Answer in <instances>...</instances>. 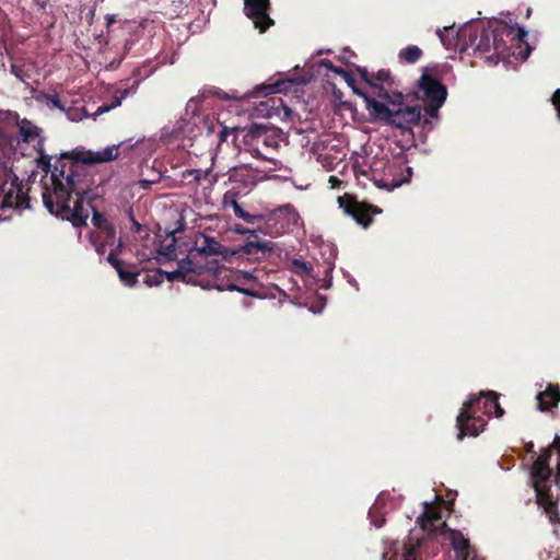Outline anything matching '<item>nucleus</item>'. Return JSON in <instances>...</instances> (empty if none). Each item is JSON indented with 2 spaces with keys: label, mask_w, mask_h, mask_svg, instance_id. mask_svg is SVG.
Masks as SVG:
<instances>
[{
  "label": "nucleus",
  "mask_w": 560,
  "mask_h": 560,
  "mask_svg": "<svg viewBox=\"0 0 560 560\" xmlns=\"http://www.w3.org/2000/svg\"><path fill=\"white\" fill-rule=\"evenodd\" d=\"M118 156V147H107L103 151L92 152L75 149L63 152L54 164L50 190L45 186L43 202L47 210L57 218L70 221L73 226L86 225L89 212L84 208L85 199L91 201L90 184L85 166L109 162Z\"/></svg>",
  "instance_id": "f257e3e1"
},
{
  "label": "nucleus",
  "mask_w": 560,
  "mask_h": 560,
  "mask_svg": "<svg viewBox=\"0 0 560 560\" xmlns=\"http://www.w3.org/2000/svg\"><path fill=\"white\" fill-rule=\"evenodd\" d=\"M372 88L376 96L385 103L376 101L360 90H354V93L363 97L373 120L405 131H411L412 127L420 122L421 106L405 102V95L398 90V81L389 70L381 69L375 72Z\"/></svg>",
  "instance_id": "f03ea898"
},
{
  "label": "nucleus",
  "mask_w": 560,
  "mask_h": 560,
  "mask_svg": "<svg viewBox=\"0 0 560 560\" xmlns=\"http://www.w3.org/2000/svg\"><path fill=\"white\" fill-rule=\"evenodd\" d=\"M275 249L273 242L247 241L245 244L228 248L224 247L215 237L198 233L195 237L191 248L186 256V265H192L198 271L206 268L212 256H221L223 260L233 262L234 260L257 261Z\"/></svg>",
  "instance_id": "7ed1b4c3"
},
{
  "label": "nucleus",
  "mask_w": 560,
  "mask_h": 560,
  "mask_svg": "<svg viewBox=\"0 0 560 560\" xmlns=\"http://www.w3.org/2000/svg\"><path fill=\"white\" fill-rule=\"evenodd\" d=\"M197 285L219 291H237L248 296L261 298L259 293L261 284L253 272L220 266L215 258H211L209 265L198 271Z\"/></svg>",
  "instance_id": "20e7f679"
},
{
  "label": "nucleus",
  "mask_w": 560,
  "mask_h": 560,
  "mask_svg": "<svg viewBox=\"0 0 560 560\" xmlns=\"http://www.w3.org/2000/svg\"><path fill=\"white\" fill-rule=\"evenodd\" d=\"M279 142V129L273 126L253 124L243 136L245 150L262 160H267L268 153L278 149Z\"/></svg>",
  "instance_id": "39448f33"
},
{
  "label": "nucleus",
  "mask_w": 560,
  "mask_h": 560,
  "mask_svg": "<svg viewBox=\"0 0 560 560\" xmlns=\"http://www.w3.org/2000/svg\"><path fill=\"white\" fill-rule=\"evenodd\" d=\"M436 67H425L419 79V90L425 101V114L429 117H438L439 109L447 96V89L436 75Z\"/></svg>",
  "instance_id": "423d86ee"
},
{
  "label": "nucleus",
  "mask_w": 560,
  "mask_h": 560,
  "mask_svg": "<svg viewBox=\"0 0 560 560\" xmlns=\"http://www.w3.org/2000/svg\"><path fill=\"white\" fill-rule=\"evenodd\" d=\"M482 415V397L480 395L470 397L463 404L456 419V427L458 429L457 439L459 441L466 435L477 436L485 430L487 422Z\"/></svg>",
  "instance_id": "0eeeda50"
},
{
  "label": "nucleus",
  "mask_w": 560,
  "mask_h": 560,
  "mask_svg": "<svg viewBox=\"0 0 560 560\" xmlns=\"http://www.w3.org/2000/svg\"><path fill=\"white\" fill-rule=\"evenodd\" d=\"M301 217L292 205H284L272 210L266 220V226L272 235H282L296 226Z\"/></svg>",
  "instance_id": "6e6552de"
},
{
  "label": "nucleus",
  "mask_w": 560,
  "mask_h": 560,
  "mask_svg": "<svg viewBox=\"0 0 560 560\" xmlns=\"http://www.w3.org/2000/svg\"><path fill=\"white\" fill-rule=\"evenodd\" d=\"M338 201L340 207L345 209L346 213L351 215L355 222L363 228L371 225L373 221L372 214L381 213V209L377 207L359 202L352 198H347V200H345L343 197H339Z\"/></svg>",
  "instance_id": "1a4fd4ad"
},
{
  "label": "nucleus",
  "mask_w": 560,
  "mask_h": 560,
  "mask_svg": "<svg viewBox=\"0 0 560 560\" xmlns=\"http://www.w3.org/2000/svg\"><path fill=\"white\" fill-rule=\"evenodd\" d=\"M270 8V0H244V12L247 18L253 20L255 27L260 33L266 32L273 21L268 14Z\"/></svg>",
  "instance_id": "9d476101"
},
{
  "label": "nucleus",
  "mask_w": 560,
  "mask_h": 560,
  "mask_svg": "<svg viewBox=\"0 0 560 560\" xmlns=\"http://www.w3.org/2000/svg\"><path fill=\"white\" fill-rule=\"evenodd\" d=\"M528 32L522 27H513L508 24H502L492 30V46L498 55H503L508 50L504 37H510L512 40L523 42L527 37Z\"/></svg>",
  "instance_id": "9b49d317"
},
{
  "label": "nucleus",
  "mask_w": 560,
  "mask_h": 560,
  "mask_svg": "<svg viewBox=\"0 0 560 560\" xmlns=\"http://www.w3.org/2000/svg\"><path fill=\"white\" fill-rule=\"evenodd\" d=\"M242 189L240 187H232L226 190L222 197V208L224 210L233 209L235 217L244 220L246 223H255L256 220H260L261 215L250 214L245 211L242 206L238 203V197L242 195Z\"/></svg>",
  "instance_id": "f8f14e48"
},
{
  "label": "nucleus",
  "mask_w": 560,
  "mask_h": 560,
  "mask_svg": "<svg viewBox=\"0 0 560 560\" xmlns=\"http://www.w3.org/2000/svg\"><path fill=\"white\" fill-rule=\"evenodd\" d=\"M229 182L232 187H240L242 195H246L256 185L255 175L246 166L234 167L229 173Z\"/></svg>",
  "instance_id": "ddd939ff"
},
{
  "label": "nucleus",
  "mask_w": 560,
  "mask_h": 560,
  "mask_svg": "<svg viewBox=\"0 0 560 560\" xmlns=\"http://www.w3.org/2000/svg\"><path fill=\"white\" fill-rule=\"evenodd\" d=\"M530 476L529 483L534 488L536 493V503L539 506L547 504L548 502L555 501L551 494L550 479L552 475Z\"/></svg>",
  "instance_id": "4468645a"
},
{
  "label": "nucleus",
  "mask_w": 560,
  "mask_h": 560,
  "mask_svg": "<svg viewBox=\"0 0 560 560\" xmlns=\"http://www.w3.org/2000/svg\"><path fill=\"white\" fill-rule=\"evenodd\" d=\"M186 258L178 261V267L174 271H165L164 279L168 281H183L189 284L197 285L198 270L192 265H186Z\"/></svg>",
  "instance_id": "2eb2a0df"
},
{
  "label": "nucleus",
  "mask_w": 560,
  "mask_h": 560,
  "mask_svg": "<svg viewBox=\"0 0 560 560\" xmlns=\"http://www.w3.org/2000/svg\"><path fill=\"white\" fill-rule=\"evenodd\" d=\"M91 243L93 244L97 254L103 255L106 252L107 246H114L116 242V230L113 224L106 225L105 229L98 230L96 235L90 236Z\"/></svg>",
  "instance_id": "dca6fc26"
},
{
  "label": "nucleus",
  "mask_w": 560,
  "mask_h": 560,
  "mask_svg": "<svg viewBox=\"0 0 560 560\" xmlns=\"http://www.w3.org/2000/svg\"><path fill=\"white\" fill-rule=\"evenodd\" d=\"M538 409L548 411L558 406L560 402V387L557 384H548L546 389L536 396Z\"/></svg>",
  "instance_id": "f3484780"
},
{
  "label": "nucleus",
  "mask_w": 560,
  "mask_h": 560,
  "mask_svg": "<svg viewBox=\"0 0 560 560\" xmlns=\"http://www.w3.org/2000/svg\"><path fill=\"white\" fill-rule=\"evenodd\" d=\"M552 456V448L549 446L537 456L533 463L530 476H544L553 475L552 469L549 466V460ZM542 477H540L541 479Z\"/></svg>",
  "instance_id": "a211bd4d"
},
{
  "label": "nucleus",
  "mask_w": 560,
  "mask_h": 560,
  "mask_svg": "<svg viewBox=\"0 0 560 560\" xmlns=\"http://www.w3.org/2000/svg\"><path fill=\"white\" fill-rule=\"evenodd\" d=\"M451 544L453 549L464 560L470 556V544L465 536L458 530H452L451 533Z\"/></svg>",
  "instance_id": "6ab92c4d"
},
{
  "label": "nucleus",
  "mask_w": 560,
  "mask_h": 560,
  "mask_svg": "<svg viewBox=\"0 0 560 560\" xmlns=\"http://www.w3.org/2000/svg\"><path fill=\"white\" fill-rule=\"evenodd\" d=\"M120 281L127 287H133L138 282V276L140 275V270L135 264H127L125 266L119 267L117 270Z\"/></svg>",
  "instance_id": "aec40b11"
},
{
  "label": "nucleus",
  "mask_w": 560,
  "mask_h": 560,
  "mask_svg": "<svg viewBox=\"0 0 560 560\" xmlns=\"http://www.w3.org/2000/svg\"><path fill=\"white\" fill-rule=\"evenodd\" d=\"M470 44L479 51L489 52L493 49L492 31L482 28L479 35H475L474 37L470 35Z\"/></svg>",
  "instance_id": "412c9836"
},
{
  "label": "nucleus",
  "mask_w": 560,
  "mask_h": 560,
  "mask_svg": "<svg viewBox=\"0 0 560 560\" xmlns=\"http://www.w3.org/2000/svg\"><path fill=\"white\" fill-rule=\"evenodd\" d=\"M139 86V81H136L130 88L128 89H124V90H119L118 93L119 95H116L114 97V101L112 102L110 105H103L98 108V112L100 113H105V112H108L117 106H119L122 102V100H125L129 94L131 93H136L137 89Z\"/></svg>",
  "instance_id": "4be33fe9"
},
{
  "label": "nucleus",
  "mask_w": 560,
  "mask_h": 560,
  "mask_svg": "<svg viewBox=\"0 0 560 560\" xmlns=\"http://www.w3.org/2000/svg\"><path fill=\"white\" fill-rule=\"evenodd\" d=\"M423 55L422 49L416 45L407 46L399 51V59L407 63H416Z\"/></svg>",
  "instance_id": "5701e85b"
},
{
  "label": "nucleus",
  "mask_w": 560,
  "mask_h": 560,
  "mask_svg": "<svg viewBox=\"0 0 560 560\" xmlns=\"http://www.w3.org/2000/svg\"><path fill=\"white\" fill-rule=\"evenodd\" d=\"M20 127V133L22 136L23 141L30 142L39 136V128L33 125L30 120L23 119Z\"/></svg>",
  "instance_id": "b1692460"
},
{
  "label": "nucleus",
  "mask_w": 560,
  "mask_h": 560,
  "mask_svg": "<svg viewBox=\"0 0 560 560\" xmlns=\"http://www.w3.org/2000/svg\"><path fill=\"white\" fill-rule=\"evenodd\" d=\"M211 170L208 168L206 171L203 170H197V168H190L183 172L182 177L184 179H187L188 183H200L203 179H207L210 175Z\"/></svg>",
  "instance_id": "393cba45"
},
{
  "label": "nucleus",
  "mask_w": 560,
  "mask_h": 560,
  "mask_svg": "<svg viewBox=\"0 0 560 560\" xmlns=\"http://www.w3.org/2000/svg\"><path fill=\"white\" fill-rule=\"evenodd\" d=\"M423 518V526L427 525V523H430L431 525H435V522L441 521V513L435 510L432 505L429 503H424V512L422 514Z\"/></svg>",
  "instance_id": "a878e982"
},
{
  "label": "nucleus",
  "mask_w": 560,
  "mask_h": 560,
  "mask_svg": "<svg viewBox=\"0 0 560 560\" xmlns=\"http://www.w3.org/2000/svg\"><path fill=\"white\" fill-rule=\"evenodd\" d=\"M548 516L550 523L560 525V513L558 510V501L548 502L541 506Z\"/></svg>",
  "instance_id": "bb28decb"
},
{
  "label": "nucleus",
  "mask_w": 560,
  "mask_h": 560,
  "mask_svg": "<svg viewBox=\"0 0 560 560\" xmlns=\"http://www.w3.org/2000/svg\"><path fill=\"white\" fill-rule=\"evenodd\" d=\"M43 144L39 143V147ZM39 156L36 160L37 166L45 173H51L54 171V165L51 164V156L46 154L42 148L38 149Z\"/></svg>",
  "instance_id": "cd10ccee"
},
{
  "label": "nucleus",
  "mask_w": 560,
  "mask_h": 560,
  "mask_svg": "<svg viewBox=\"0 0 560 560\" xmlns=\"http://www.w3.org/2000/svg\"><path fill=\"white\" fill-rule=\"evenodd\" d=\"M291 270L298 276H311L312 266L301 259H293L291 261Z\"/></svg>",
  "instance_id": "c85d7f7f"
},
{
  "label": "nucleus",
  "mask_w": 560,
  "mask_h": 560,
  "mask_svg": "<svg viewBox=\"0 0 560 560\" xmlns=\"http://www.w3.org/2000/svg\"><path fill=\"white\" fill-rule=\"evenodd\" d=\"M164 270L156 269L152 273H147L143 281L148 287L160 285L164 281Z\"/></svg>",
  "instance_id": "c756f323"
},
{
  "label": "nucleus",
  "mask_w": 560,
  "mask_h": 560,
  "mask_svg": "<svg viewBox=\"0 0 560 560\" xmlns=\"http://www.w3.org/2000/svg\"><path fill=\"white\" fill-rule=\"evenodd\" d=\"M90 206L93 210L92 223L97 230L101 231V230L105 229L106 225L112 224L107 221V219L105 218V215L102 212L97 211L92 205H90Z\"/></svg>",
  "instance_id": "7c9ffc66"
},
{
  "label": "nucleus",
  "mask_w": 560,
  "mask_h": 560,
  "mask_svg": "<svg viewBox=\"0 0 560 560\" xmlns=\"http://www.w3.org/2000/svg\"><path fill=\"white\" fill-rule=\"evenodd\" d=\"M11 73L23 83L28 84L27 80L31 78V74L22 66L11 65Z\"/></svg>",
  "instance_id": "2f4dec72"
},
{
  "label": "nucleus",
  "mask_w": 560,
  "mask_h": 560,
  "mask_svg": "<svg viewBox=\"0 0 560 560\" xmlns=\"http://www.w3.org/2000/svg\"><path fill=\"white\" fill-rule=\"evenodd\" d=\"M278 91V86L275 84H261L255 86L254 94L255 96H267L273 94Z\"/></svg>",
  "instance_id": "473e14b6"
},
{
  "label": "nucleus",
  "mask_w": 560,
  "mask_h": 560,
  "mask_svg": "<svg viewBox=\"0 0 560 560\" xmlns=\"http://www.w3.org/2000/svg\"><path fill=\"white\" fill-rule=\"evenodd\" d=\"M491 390L481 392L483 415L491 416L493 410Z\"/></svg>",
  "instance_id": "72a5a7b5"
},
{
  "label": "nucleus",
  "mask_w": 560,
  "mask_h": 560,
  "mask_svg": "<svg viewBox=\"0 0 560 560\" xmlns=\"http://www.w3.org/2000/svg\"><path fill=\"white\" fill-rule=\"evenodd\" d=\"M418 545H404V552L401 560H419L417 555Z\"/></svg>",
  "instance_id": "f704fd0d"
},
{
  "label": "nucleus",
  "mask_w": 560,
  "mask_h": 560,
  "mask_svg": "<svg viewBox=\"0 0 560 560\" xmlns=\"http://www.w3.org/2000/svg\"><path fill=\"white\" fill-rule=\"evenodd\" d=\"M491 396L493 405L492 415H495V417L500 418L504 415V410L499 404V395L497 393H491Z\"/></svg>",
  "instance_id": "c9c22d12"
},
{
  "label": "nucleus",
  "mask_w": 560,
  "mask_h": 560,
  "mask_svg": "<svg viewBox=\"0 0 560 560\" xmlns=\"http://www.w3.org/2000/svg\"><path fill=\"white\" fill-rule=\"evenodd\" d=\"M106 260L117 270L119 267L125 266V261L117 258L116 253L112 250Z\"/></svg>",
  "instance_id": "e433bc0d"
},
{
  "label": "nucleus",
  "mask_w": 560,
  "mask_h": 560,
  "mask_svg": "<svg viewBox=\"0 0 560 560\" xmlns=\"http://www.w3.org/2000/svg\"><path fill=\"white\" fill-rule=\"evenodd\" d=\"M358 72L360 78L372 88L374 73H370L365 68H358Z\"/></svg>",
  "instance_id": "4c0bfd02"
},
{
  "label": "nucleus",
  "mask_w": 560,
  "mask_h": 560,
  "mask_svg": "<svg viewBox=\"0 0 560 560\" xmlns=\"http://www.w3.org/2000/svg\"><path fill=\"white\" fill-rule=\"evenodd\" d=\"M128 215H129L130 221H131V224H132V231H133L135 233H140V232L143 230V225H142V224H140V223L136 220V218L133 217V211H132V209H131V208L128 210Z\"/></svg>",
  "instance_id": "58836bf2"
},
{
  "label": "nucleus",
  "mask_w": 560,
  "mask_h": 560,
  "mask_svg": "<svg viewBox=\"0 0 560 560\" xmlns=\"http://www.w3.org/2000/svg\"><path fill=\"white\" fill-rule=\"evenodd\" d=\"M552 445L556 447L558 455H559V462L557 465V478H558L557 482L560 486V436L559 435H557L555 438Z\"/></svg>",
  "instance_id": "ea45409f"
},
{
  "label": "nucleus",
  "mask_w": 560,
  "mask_h": 560,
  "mask_svg": "<svg viewBox=\"0 0 560 560\" xmlns=\"http://www.w3.org/2000/svg\"><path fill=\"white\" fill-rule=\"evenodd\" d=\"M551 101L557 110V116L560 119V89L556 90L551 97Z\"/></svg>",
  "instance_id": "a19ab883"
},
{
  "label": "nucleus",
  "mask_w": 560,
  "mask_h": 560,
  "mask_svg": "<svg viewBox=\"0 0 560 560\" xmlns=\"http://www.w3.org/2000/svg\"><path fill=\"white\" fill-rule=\"evenodd\" d=\"M9 115H10L9 112H3V110L0 109V121L7 119ZM5 142H7V136L3 132V130L0 128V147L2 144H4Z\"/></svg>",
  "instance_id": "79ce46f5"
},
{
  "label": "nucleus",
  "mask_w": 560,
  "mask_h": 560,
  "mask_svg": "<svg viewBox=\"0 0 560 560\" xmlns=\"http://www.w3.org/2000/svg\"><path fill=\"white\" fill-rule=\"evenodd\" d=\"M235 232L238 233V234H247V233H250V237H253L254 240L253 241H258V242H261L259 238H258V235L255 233V231H250L248 229H245V228H242L240 225H236L235 226Z\"/></svg>",
  "instance_id": "37998d69"
},
{
  "label": "nucleus",
  "mask_w": 560,
  "mask_h": 560,
  "mask_svg": "<svg viewBox=\"0 0 560 560\" xmlns=\"http://www.w3.org/2000/svg\"><path fill=\"white\" fill-rule=\"evenodd\" d=\"M340 74L345 78L346 82L348 83L349 86L352 88L353 91L357 90L354 88L355 80L350 72H348L347 70H340Z\"/></svg>",
  "instance_id": "c03bdc74"
},
{
  "label": "nucleus",
  "mask_w": 560,
  "mask_h": 560,
  "mask_svg": "<svg viewBox=\"0 0 560 560\" xmlns=\"http://www.w3.org/2000/svg\"><path fill=\"white\" fill-rule=\"evenodd\" d=\"M49 103L61 110H65V106L62 105L60 98L57 95L48 96Z\"/></svg>",
  "instance_id": "a18cd8bd"
},
{
  "label": "nucleus",
  "mask_w": 560,
  "mask_h": 560,
  "mask_svg": "<svg viewBox=\"0 0 560 560\" xmlns=\"http://www.w3.org/2000/svg\"><path fill=\"white\" fill-rule=\"evenodd\" d=\"M105 20H106L107 32L109 33L110 30H112V26L116 23V15L115 14H107L105 16Z\"/></svg>",
  "instance_id": "49530a36"
},
{
  "label": "nucleus",
  "mask_w": 560,
  "mask_h": 560,
  "mask_svg": "<svg viewBox=\"0 0 560 560\" xmlns=\"http://www.w3.org/2000/svg\"><path fill=\"white\" fill-rule=\"evenodd\" d=\"M230 135V129L228 127H222L219 131V142L222 143L226 141L228 137Z\"/></svg>",
  "instance_id": "de8ad7c7"
},
{
  "label": "nucleus",
  "mask_w": 560,
  "mask_h": 560,
  "mask_svg": "<svg viewBox=\"0 0 560 560\" xmlns=\"http://www.w3.org/2000/svg\"><path fill=\"white\" fill-rule=\"evenodd\" d=\"M525 450L527 453L532 454L533 456L536 455V452L534 451V444L533 442H529L525 445Z\"/></svg>",
  "instance_id": "09e8293b"
},
{
  "label": "nucleus",
  "mask_w": 560,
  "mask_h": 560,
  "mask_svg": "<svg viewBox=\"0 0 560 560\" xmlns=\"http://www.w3.org/2000/svg\"><path fill=\"white\" fill-rule=\"evenodd\" d=\"M329 183H331V186H332V187H336V186H337V184H340V183H341V180H340L339 178H337L336 176H330V177H329Z\"/></svg>",
  "instance_id": "8fccbe9b"
},
{
  "label": "nucleus",
  "mask_w": 560,
  "mask_h": 560,
  "mask_svg": "<svg viewBox=\"0 0 560 560\" xmlns=\"http://www.w3.org/2000/svg\"><path fill=\"white\" fill-rule=\"evenodd\" d=\"M372 523L374 524L375 527H382L383 524L385 523V520L382 517L380 520H372Z\"/></svg>",
  "instance_id": "3c124183"
},
{
  "label": "nucleus",
  "mask_w": 560,
  "mask_h": 560,
  "mask_svg": "<svg viewBox=\"0 0 560 560\" xmlns=\"http://www.w3.org/2000/svg\"><path fill=\"white\" fill-rule=\"evenodd\" d=\"M323 66H325L327 69L330 70L331 67H334L332 62L330 60H324Z\"/></svg>",
  "instance_id": "603ef678"
},
{
  "label": "nucleus",
  "mask_w": 560,
  "mask_h": 560,
  "mask_svg": "<svg viewBox=\"0 0 560 560\" xmlns=\"http://www.w3.org/2000/svg\"><path fill=\"white\" fill-rule=\"evenodd\" d=\"M340 70H343V69L339 68V67H335V66L330 68V71L338 73V74H340Z\"/></svg>",
  "instance_id": "864d4df0"
},
{
  "label": "nucleus",
  "mask_w": 560,
  "mask_h": 560,
  "mask_svg": "<svg viewBox=\"0 0 560 560\" xmlns=\"http://www.w3.org/2000/svg\"><path fill=\"white\" fill-rule=\"evenodd\" d=\"M122 246H124V243H122V241H121V240H119V241L117 242L116 250H117V252H120V250H121V248H122Z\"/></svg>",
  "instance_id": "5fc2aeb1"
},
{
  "label": "nucleus",
  "mask_w": 560,
  "mask_h": 560,
  "mask_svg": "<svg viewBox=\"0 0 560 560\" xmlns=\"http://www.w3.org/2000/svg\"><path fill=\"white\" fill-rule=\"evenodd\" d=\"M436 33H438V35L440 36V38H441L442 43L444 44V43H445V39H444V36H443V31L438 30V32H436Z\"/></svg>",
  "instance_id": "6e6d98bb"
},
{
  "label": "nucleus",
  "mask_w": 560,
  "mask_h": 560,
  "mask_svg": "<svg viewBox=\"0 0 560 560\" xmlns=\"http://www.w3.org/2000/svg\"><path fill=\"white\" fill-rule=\"evenodd\" d=\"M167 250H168V253H166L165 255H167L171 258V254L174 253V249L171 248V246H170V247H167Z\"/></svg>",
  "instance_id": "4d7b16f0"
},
{
  "label": "nucleus",
  "mask_w": 560,
  "mask_h": 560,
  "mask_svg": "<svg viewBox=\"0 0 560 560\" xmlns=\"http://www.w3.org/2000/svg\"><path fill=\"white\" fill-rule=\"evenodd\" d=\"M217 180H218V175H214L212 177V179L210 180V184H214V183H217Z\"/></svg>",
  "instance_id": "13d9d810"
},
{
  "label": "nucleus",
  "mask_w": 560,
  "mask_h": 560,
  "mask_svg": "<svg viewBox=\"0 0 560 560\" xmlns=\"http://www.w3.org/2000/svg\"><path fill=\"white\" fill-rule=\"evenodd\" d=\"M556 560H560V558H557Z\"/></svg>",
  "instance_id": "bf43d9fd"
}]
</instances>
